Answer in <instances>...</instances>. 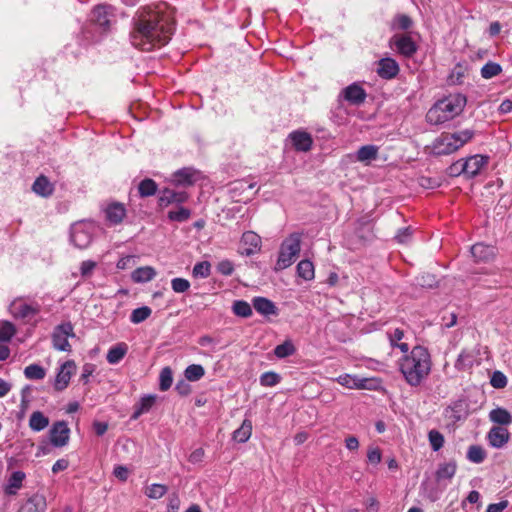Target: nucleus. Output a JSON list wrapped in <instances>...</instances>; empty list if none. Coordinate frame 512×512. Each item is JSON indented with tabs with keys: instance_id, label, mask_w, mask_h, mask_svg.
<instances>
[{
	"instance_id": "1",
	"label": "nucleus",
	"mask_w": 512,
	"mask_h": 512,
	"mask_svg": "<svg viewBox=\"0 0 512 512\" xmlns=\"http://www.w3.org/2000/svg\"><path fill=\"white\" fill-rule=\"evenodd\" d=\"M174 21L159 9L139 10L132 20L130 42L143 52L165 46L174 32Z\"/></svg>"
},
{
	"instance_id": "2",
	"label": "nucleus",
	"mask_w": 512,
	"mask_h": 512,
	"mask_svg": "<svg viewBox=\"0 0 512 512\" xmlns=\"http://www.w3.org/2000/svg\"><path fill=\"white\" fill-rule=\"evenodd\" d=\"M431 357L428 350L420 345L412 348L409 354L399 359V369L406 382L418 386L431 371Z\"/></svg>"
},
{
	"instance_id": "3",
	"label": "nucleus",
	"mask_w": 512,
	"mask_h": 512,
	"mask_svg": "<svg viewBox=\"0 0 512 512\" xmlns=\"http://www.w3.org/2000/svg\"><path fill=\"white\" fill-rule=\"evenodd\" d=\"M467 104L462 93H450L436 101L426 114V121L431 125H441L459 116Z\"/></svg>"
},
{
	"instance_id": "4",
	"label": "nucleus",
	"mask_w": 512,
	"mask_h": 512,
	"mask_svg": "<svg viewBox=\"0 0 512 512\" xmlns=\"http://www.w3.org/2000/svg\"><path fill=\"white\" fill-rule=\"evenodd\" d=\"M474 136L471 129L461 130L455 133H443L435 139L433 151L437 155H449L456 152Z\"/></svg>"
},
{
	"instance_id": "5",
	"label": "nucleus",
	"mask_w": 512,
	"mask_h": 512,
	"mask_svg": "<svg viewBox=\"0 0 512 512\" xmlns=\"http://www.w3.org/2000/svg\"><path fill=\"white\" fill-rule=\"evenodd\" d=\"M301 242L302 234L298 232L291 233L282 241L275 265L276 271L286 269L295 262L301 251Z\"/></svg>"
},
{
	"instance_id": "6",
	"label": "nucleus",
	"mask_w": 512,
	"mask_h": 512,
	"mask_svg": "<svg viewBox=\"0 0 512 512\" xmlns=\"http://www.w3.org/2000/svg\"><path fill=\"white\" fill-rule=\"evenodd\" d=\"M97 231V226L93 221H79L70 228V240L73 245L79 249L87 248Z\"/></svg>"
},
{
	"instance_id": "7",
	"label": "nucleus",
	"mask_w": 512,
	"mask_h": 512,
	"mask_svg": "<svg viewBox=\"0 0 512 512\" xmlns=\"http://www.w3.org/2000/svg\"><path fill=\"white\" fill-rule=\"evenodd\" d=\"M9 311L13 317L21 320H30L41 311V305L34 300H26L24 298H16L11 302Z\"/></svg>"
},
{
	"instance_id": "8",
	"label": "nucleus",
	"mask_w": 512,
	"mask_h": 512,
	"mask_svg": "<svg viewBox=\"0 0 512 512\" xmlns=\"http://www.w3.org/2000/svg\"><path fill=\"white\" fill-rule=\"evenodd\" d=\"M335 381L348 389L375 390L379 386V380L377 378H361L351 374H342L335 378Z\"/></svg>"
},
{
	"instance_id": "9",
	"label": "nucleus",
	"mask_w": 512,
	"mask_h": 512,
	"mask_svg": "<svg viewBox=\"0 0 512 512\" xmlns=\"http://www.w3.org/2000/svg\"><path fill=\"white\" fill-rule=\"evenodd\" d=\"M366 97L367 93L364 88L358 83H352L341 90L337 101L339 104L346 101L350 105L360 106L365 102Z\"/></svg>"
},
{
	"instance_id": "10",
	"label": "nucleus",
	"mask_w": 512,
	"mask_h": 512,
	"mask_svg": "<svg viewBox=\"0 0 512 512\" xmlns=\"http://www.w3.org/2000/svg\"><path fill=\"white\" fill-rule=\"evenodd\" d=\"M69 336H74L73 326L70 322L62 323L55 327L52 333L53 347L58 351L69 352L71 345L68 341Z\"/></svg>"
},
{
	"instance_id": "11",
	"label": "nucleus",
	"mask_w": 512,
	"mask_h": 512,
	"mask_svg": "<svg viewBox=\"0 0 512 512\" xmlns=\"http://www.w3.org/2000/svg\"><path fill=\"white\" fill-rule=\"evenodd\" d=\"M390 44L398 54L405 58L412 57L418 50L416 42L409 34H395L391 38Z\"/></svg>"
},
{
	"instance_id": "12",
	"label": "nucleus",
	"mask_w": 512,
	"mask_h": 512,
	"mask_svg": "<svg viewBox=\"0 0 512 512\" xmlns=\"http://www.w3.org/2000/svg\"><path fill=\"white\" fill-rule=\"evenodd\" d=\"M488 157L483 155H473L464 159L463 170L466 178H473L479 174L481 169L488 164Z\"/></svg>"
},
{
	"instance_id": "13",
	"label": "nucleus",
	"mask_w": 512,
	"mask_h": 512,
	"mask_svg": "<svg viewBox=\"0 0 512 512\" xmlns=\"http://www.w3.org/2000/svg\"><path fill=\"white\" fill-rule=\"evenodd\" d=\"M75 369L76 364L73 360H68L60 366L54 382L57 391H62L68 386Z\"/></svg>"
},
{
	"instance_id": "14",
	"label": "nucleus",
	"mask_w": 512,
	"mask_h": 512,
	"mask_svg": "<svg viewBox=\"0 0 512 512\" xmlns=\"http://www.w3.org/2000/svg\"><path fill=\"white\" fill-rule=\"evenodd\" d=\"M70 430L67 423L64 421H58L53 424L50 429V442L55 447H62L67 444L69 440Z\"/></svg>"
},
{
	"instance_id": "15",
	"label": "nucleus",
	"mask_w": 512,
	"mask_h": 512,
	"mask_svg": "<svg viewBox=\"0 0 512 512\" xmlns=\"http://www.w3.org/2000/svg\"><path fill=\"white\" fill-rule=\"evenodd\" d=\"M486 439L493 448H503L510 440V433L507 428L492 426L487 433Z\"/></svg>"
},
{
	"instance_id": "16",
	"label": "nucleus",
	"mask_w": 512,
	"mask_h": 512,
	"mask_svg": "<svg viewBox=\"0 0 512 512\" xmlns=\"http://www.w3.org/2000/svg\"><path fill=\"white\" fill-rule=\"evenodd\" d=\"M199 171L191 167H184L172 174V182L177 186H191L199 178Z\"/></svg>"
},
{
	"instance_id": "17",
	"label": "nucleus",
	"mask_w": 512,
	"mask_h": 512,
	"mask_svg": "<svg viewBox=\"0 0 512 512\" xmlns=\"http://www.w3.org/2000/svg\"><path fill=\"white\" fill-rule=\"evenodd\" d=\"M113 8L107 4L97 5L91 12V21L106 29L110 26Z\"/></svg>"
},
{
	"instance_id": "18",
	"label": "nucleus",
	"mask_w": 512,
	"mask_h": 512,
	"mask_svg": "<svg viewBox=\"0 0 512 512\" xmlns=\"http://www.w3.org/2000/svg\"><path fill=\"white\" fill-rule=\"evenodd\" d=\"M189 195L186 191H176L170 188H165L159 195V206L167 207L172 203L181 204L188 200Z\"/></svg>"
},
{
	"instance_id": "19",
	"label": "nucleus",
	"mask_w": 512,
	"mask_h": 512,
	"mask_svg": "<svg viewBox=\"0 0 512 512\" xmlns=\"http://www.w3.org/2000/svg\"><path fill=\"white\" fill-rule=\"evenodd\" d=\"M292 146L300 152H308L313 145L311 135L305 131L297 130L289 134Z\"/></svg>"
},
{
	"instance_id": "20",
	"label": "nucleus",
	"mask_w": 512,
	"mask_h": 512,
	"mask_svg": "<svg viewBox=\"0 0 512 512\" xmlns=\"http://www.w3.org/2000/svg\"><path fill=\"white\" fill-rule=\"evenodd\" d=\"M399 71L398 63L392 58L387 57L378 61L377 73L383 79H393L398 75Z\"/></svg>"
},
{
	"instance_id": "21",
	"label": "nucleus",
	"mask_w": 512,
	"mask_h": 512,
	"mask_svg": "<svg viewBox=\"0 0 512 512\" xmlns=\"http://www.w3.org/2000/svg\"><path fill=\"white\" fill-rule=\"evenodd\" d=\"M471 254L477 262H489L496 256V249L494 246L486 245L484 243H476L471 247Z\"/></svg>"
},
{
	"instance_id": "22",
	"label": "nucleus",
	"mask_w": 512,
	"mask_h": 512,
	"mask_svg": "<svg viewBox=\"0 0 512 512\" xmlns=\"http://www.w3.org/2000/svg\"><path fill=\"white\" fill-rule=\"evenodd\" d=\"M241 244L244 247L243 253L250 256L260 250L261 238L255 232L247 231L242 235Z\"/></svg>"
},
{
	"instance_id": "23",
	"label": "nucleus",
	"mask_w": 512,
	"mask_h": 512,
	"mask_svg": "<svg viewBox=\"0 0 512 512\" xmlns=\"http://www.w3.org/2000/svg\"><path fill=\"white\" fill-rule=\"evenodd\" d=\"M477 354L478 353L475 349H463L455 361V369L458 371H466L470 369L476 361Z\"/></svg>"
},
{
	"instance_id": "24",
	"label": "nucleus",
	"mask_w": 512,
	"mask_h": 512,
	"mask_svg": "<svg viewBox=\"0 0 512 512\" xmlns=\"http://www.w3.org/2000/svg\"><path fill=\"white\" fill-rule=\"evenodd\" d=\"M489 420L496 424L495 426L507 427L512 424V414L503 407H496L488 414Z\"/></svg>"
},
{
	"instance_id": "25",
	"label": "nucleus",
	"mask_w": 512,
	"mask_h": 512,
	"mask_svg": "<svg viewBox=\"0 0 512 512\" xmlns=\"http://www.w3.org/2000/svg\"><path fill=\"white\" fill-rule=\"evenodd\" d=\"M106 219L111 225H117L122 222L126 215V209L121 203H112L105 209Z\"/></svg>"
},
{
	"instance_id": "26",
	"label": "nucleus",
	"mask_w": 512,
	"mask_h": 512,
	"mask_svg": "<svg viewBox=\"0 0 512 512\" xmlns=\"http://www.w3.org/2000/svg\"><path fill=\"white\" fill-rule=\"evenodd\" d=\"M252 303L254 309L261 315H277V307L271 300L265 297H255L253 298Z\"/></svg>"
},
{
	"instance_id": "27",
	"label": "nucleus",
	"mask_w": 512,
	"mask_h": 512,
	"mask_svg": "<svg viewBox=\"0 0 512 512\" xmlns=\"http://www.w3.org/2000/svg\"><path fill=\"white\" fill-rule=\"evenodd\" d=\"M32 190L35 194L42 197H49L54 191L53 184L48 180L47 177L41 175L36 178L32 185Z\"/></svg>"
},
{
	"instance_id": "28",
	"label": "nucleus",
	"mask_w": 512,
	"mask_h": 512,
	"mask_svg": "<svg viewBox=\"0 0 512 512\" xmlns=\"http://www.w3.org/2000/svg\"><path fill=\"white\" fill-rule=\"evenodd\" d=\"M128 345L124 342L117 343L109 348L106 359L109 364H118L127 354Z\"/></svg>"
},
{
	"instance_id": "29",
	"label": "nucleus",
	"mask_w": 512,
	"mask_h": 512,
	"mask_svg": "<svg viewBox=\"0 0 512 512\" xmlns=\"http://www.w3.org/2000/svg\"><path fill=\"white\" fill-rule=\"evenodd\" d=\"M156 270L151 266H143L135 269L131 273V279L134 283H147L156 276Z\"/></svg>"
},
{
	"instance_id": "30",
	"label": "nucleus",
	"mask_w": 512,
	"mask_h": 512,
	"mask_svg": "<svg viewBox=\"0 0 512 512\" xmlns=\"http://www.w3.org/2000/svg\"><path fill=\"white\" fill-rule=\"evenodd\" d=\"M26 475L22 471H14L7 480L5 485V493L8 495L17 494L18 490L22 487Z\"/></svg>"
},
{
	"instance_id": "31",
	"label": "nucleus",
	"mask_w": 512,
	"mask_h": 512,
	"mask_svg": "<svg viewBox=\"0 0 512 512\" xmlns=\"http://www.w3.org/2000/svg\"><path fill=\"white\" fill-rule=\"evenodd\" d=\"M457 470V465L454 460H450L449 462L440 464L436 471V480H451Z\"/></svg>"
},
{
	"instance_id": "32",
	"label": "nucleus",
	"mask_w": 512,
	"mask_h": 512,
	"mask_svg": "<svg viewBox=\"0 0 512 512\" xmlns=\"http://www.w3.org/2000/svg\"><path fill=\"white\" fill-rule=\"evenodd\" d=\"M252 434V422L249 419H244L241 426L233 432V440L238 443H245L249 440Z\"/></svg>"
},
{
	"instance_id": "33",
	"label": "nucleus",
	"mask_w": 512,
	"mask_h": 512,
	"mask_svg": "<svg viewBox=\"0 0 512 512\" xmlns=\"http://www.w3.org/2000/svg\"><path fill=\"white\" fill-rule=\"evenodd\" d=\"M297 274L306 281H310L315 277L314 265L310 260L304 259L297 264Z\"/></svg>"
},
{
	"instance_id": "34",
	"label": "nucleus",
	"mask_w": 512,
	"mask_h": 512,
	"mask_svg": "<svg viewBox=\"0 0 512 512\" xmlns=\"http://www.w3.org/2000/svg\"><path fill=\"white\" fill-rule=\"evenodd\" d=\"M49 424V419L40 411H35L29 419V426L33 431H42Z\"/></svg>"
},
{
	"instance_id": "35",
	"label": "nucleus",
	"mask_w": 512,
	"mask_h": 512,
	"mask_svg": "<svg viewBox=\"0 0 512 512\" xmlns=\"http://www.w3.org/2000/svg\"><path fill=\"white\" fill-rule=\"evenodd\" d=\"M378 154V149L374 145H365L358 149L356 153V159L359 162H370L371 160L376 159Z\"/></svg>"
},
{
	"instance_id": "36",
	"label": "nucleus",
	"mask_w": 512,
	"mask_h": 512,
	"mask_svg": "<svg viewBox=\"0 0 512 512\" xmlns=\"http://www.w3.org/2000/svg\"><path fill=\"white\" fill-rule=\"evenodd\" d=\"M23 373L28 380H42L46 376L45 368L36 363L26 366Z\"/></svg>"
},
{
	"instance_id": "37",
	"label": "nucleus",
	"mask_w": 512,
	"mask_h": 512,
	"mask_svg": "<svg viewBox=\"0 0 512 512\" xmlns=\"http://www.w3.org/2000/svg\"><path fill=\"white\" fill-rule=\"evenodd\" d=\"M43 506V498L35 495L22 504L18 512H41L40 510Z\"/></svg>"
},
{
	"instance_id": "38",
	"label": "nucleus",
	"mask_w": 512,
	"mask_h": 512,
	"mask_svg": "<svg viewBox=\"0 0 512 512\" xmlns=\"http://www.w3.org/2000/svg\"><path fill=\"white\" fill-rule=\"evenodd\" d=\"M487 453L480 445H471L467 451V459L475 464H480L486 459Z\"/></svg>"
},
{
	"instance_id": "39",
	"label": "nucleus",
	"mask_w": 512,
	"mask_h": 512,
	"mask_svg": "<svg viewBox=\"0 0 512 512\" xmlns=\"http://www.w3.org/2000/svg\"><path fill=\"white\" fill-rule=\"evenodd\" d=\"M296 352V348L292 341L286 340L282 344L277 345L274 348V354L277 358L283 359L293 355Z\"/></svg>"
},
{
	"instance_id": "40",
	"label": "nucleus",
	"mask_w": 512,
	"mask_h": 512,
	"mask_svg": "<svg viewBox=\"0 0 512 512\" xmlns=\"http://www.w3.org/2000/svg\"><path fill=\"white\" fill-rule=\"evenodd\" d=\"M204 374L205 370L200 364H191L184 371L185 378L191 382L200 380Z\"/></svg>"
},
{
	"instance_id": "41",
	"label": "nucleus",
	"mask_w": 512,
	"mask_h": 512,
	"mask_svg": "<svg viewBox=\"0 0 512 512\" xmlns=\"http://www.w3.org/2000/svg\"><path fill=\"white\" fill-rule=\"evenodd\" d=\"M138 190L141 197H149L156 193L157 184L154 180L146 178L139 183Z\"/></svg>"
},
{
	"instance_id": "42",
	"label": "nucleus",
	"mask_w": 512,
	"mask_h": 512,
	"mask_svg": "<svg viewBox=\"0 0 512 512\" xmlns=\"http://www.w3.org/2000/svg\"><path fill=\"white\" fill-rule=\"evenodd\" d=\"M232 311L235 315L247 318L252 315L250 304L244 300H236L232 305Z\"/></svg>"
},
{
	"instance_id": "43",
	"label": "nucleus",
	"mask_w": 512,
	"mask_h": 512,
	"mask_svg": "<svg viewBox=\"0 0 512 512\" xmlns=\"http://www.w3.org/2000/svg\"><path fill=\"white\" fill-rule=\"evenodd\" d=\"M151 313L152 310L148 306L136 308L131 312L130 321L133 324L142 323L143 321L150 317Z\"/></svg>"
},
{
	"instance_id": "44",
	"label": "nucleus",
	"mask_w": 512,
	"mask_h": 512,
	"mask_svg": "<svg viewBox=\"0 0 512 512\" xmlns=\"http://www.w3.org/2000/svg\"><path fill=\"white\" fill-rule=\"evenodd\" d=\"M280 381L281 376L274 371L264 372L259 378L260 385L263 387H274L278 385Z\"/></svg>"
},
{
	"instance_id": "45",
	"label": "nucleus",
	"mask_w": 512,
	"mask_h": 512,
	"mask_svg": "<svg viewBox=\"0 0 512 512\" xmlns=\"http://www.w3.org/2000/svg\"><path fill=\"white\" fill-rule=\"evenodd\" d=\"M173 383V373L170 367H164L159 375V389L167 391Z\"/></svg>"
},
{
	"instance_id": "46",
	"label": "nucleus",
	"mask_w": 512,
	"mask_h": 512,
	"mask_svg": "<svg viewBox=\"0 0 512 512\" xmlns=\"http://www.w3.org/2000/svg\"><path fill=\"white\" fill-rule=\"evenodd\" d=\"M168 219L174 222H185L191 216V211L185 207H179L177 210H171L168 212Z\"/></svg>"
},
{
	"instance_id": "47",
	"label": "nucleus",
	"mask_w": 512,
	"mask_h": 512,
	"mask_svg": "<svg viewBox=\"0 0 512 512\" xmlns=\"http://www.w3.org/2000/svg\"><path fill=\"white\" fill-rule=\"evenodd\" d=\"M502 72L500 64L495 62H488L481 68V76L484 79H491Z\"/></svg>"
},
{
	"instance_id": "48",
	"label": "nucleus",
	"mask_w": 512,
	"mask_h": 512,
	"mask_svg": "<svg viewBox=\"0 0 512 512\" xmlns=\"http://www.w3.org/2000/svg\"><path fill=\"white\" fill-rule=\"evenodd\" d=\"M192 274L196 278H207L211 274V264L208 261L198 262L194 265Z\"/></svg>"
},
{
	"instance_id": "49",
	"label": "nucleus",
	"mask_w": 512,
	"mask_h": 512,
	"mask_svg": "<svg viewBox=\"0 0 512 512\" xmlns=\"http://www.w3.org/2000/svg\"><path fill=\"white\" fill-rule=\"evenodd\" d=\"M16 333L15 326L8 321H5L0 324V341L1 342H8L12 339V337Z\"/></svg>"
},
{
	"instance_id": "50",
	"label": "nucleus",
	"mask_w": 512,
	"mask_h": 512,
	"mask_svg": "<svg viewBox=\"0 0 512 512\" xmlns=\"http://www.w3.org/2000/svg\"><path fill=\"white\" fill-rule=\"evenodd\" d=\"M413 25L412 19L405 14H399L393 19V28L403 31L409 30Z\"/></svg>"
},
{
	"instance_id": "51",
	"label": "nucleus",
	"mask_w": 512,
	"mask_h": 512,
	"mask_svg": "<svg viewBox=\"0 0 512 512\" xmlns=\"http://www.w3.org/2000/svg\"><path fill=\"white\" fill-rule=\"evenodd\" d=\"M428 439L433 451L436 452L443 447L444 437L439 431L434 429L429 431Z\"/></svg>"
},
{
	"instance_id": "52",
	"label": "nucleus",
	"mask_w": 512,
	"mask_h": 512,
	"mask_svg": "<svg viewBox=\"0 0 512 512\" xmlns=\"http://www.w3.org/2000/svg\"><path fill=\"white\" fill-rule=\"evenodd\" d=\"M167 492V487L163 484H152L145 492L146 496L151 499H159L163 497Z\"/></svg>"
},
{
	"instance_id": "53",
	"label": "nucleus",
	"mask_w": 512,
	"mask_h": 512,
	"mask_svg": "<svg viewBox=\"0 0 512 512\" xmlns=\"http://www.w3.org/2000/svg\"><path fill=\"white\" fill-rule=\"evenodd\" d=\"M157 396L155 394H148L141 397L139 402L136 404L140 408V412L147 413L151 410L155 404Z\"/></svg>"
},
{
	"instance_id": "54",
	"label": "nucleus",
	"mask_w": 512,
	"mask_h": 512,
	"mask_svg": "<svg viewBox=\"0 0 512 512\" xmlns=\"http://www.w3.org/2000/svg\"><path fill=\"white\" fill-rule=\"evenodd\" d=\"M190 286V282L185 278L176 277L171 280V288L175 293H184Z\"/></svg>"
},
{
	"instance_id": "55",
	"label": "nucleus",
	"mask_w": 512,
	"mask_h": 512,
	"mask_svg": "<svg viewBox=\"0 0 512 512\" xmlns=\"http://www.w3.org/2000/svg\"><path fill=\"white\" fill-rule=\"evenodd\" d=\"M507 377L501 371H494L490 378V384L496 389H502L507 385Z\"/></svg>"
},
{
	"instance_id": "56",
	"label": "nucleus",
	"mask_w": 512,
	"mask_h": 512,
	"mask_svg": "<svg viewBox=\"0 0 512 512\" xmlns=\"http://www.w3.org/2000/svg\"><path fill=\"white\" fill-rule=\"evenodd\" d=\"M382 460V452L378 447H369L367 451V461L371 465H378Z\"/></svg>"
},
{
	"instance_id": "57",
	"label": "nucleus",
	"mask_w": 512,
	"mask_h": 512,
	"mask_svg": "<svg viewBox=\"0 0 512 512\" xmlns=\"http://www.w3.org/2000/svg\"><path fill=\"white\" fill-rule=\"evenodd\" d=\"M97 264L95 261L92 260H85L81 263L80 266V273L82 277H89L94 269L96 268Z\"/></svg>"
},
{
	"instance_id": "58",
	"label": "nucleus",
	"mask_w": 512,
	"mask_h": 512,
	"mask_svg": "<svg viewBox=\"0 0 512 512\" xmlns=\"http://www.w3.org/2000/svg\"><path fill=\"white\" fill-rule=\"evenodd\" d=\"M217 270L222 275L230 276L234 272V265L229 260H223L219 262Z\"/></svg>"
},
{
	"instance_id": "59",
	"label": "nucleus",
	"mask_w": 512,
	"mask_h": 512,
	"mask_svg": "<svg viewBox=\"0 0 512 512\" xmlns=\"http://www.w3.org/2000/svg\"><path fill=\"white\" fill-rule=\"evenodd\" d=\"M391 346L398 345V342L404 338V332L400 328H396L393 331L387 333Z\"/></svg>"
},
{
	"instance_id": "60",
	"label": "nucleus",
	"mask_w": 512,
	"mask_h": 512,
	"mask_svg": "<svg viewBox=\"0 0 512 512\" xmlns=\"http://www.w3.org/2000/svg\"><path fill=\"white\" fill-rule=\"evenodd\" d=\"M411 236H412L411 228L410 227H406V228L400 229L398 231V233L395 236V239L397 240V242L405 244V243H408L410 241Z\"/></svg>"
},
{
	"instance_id": "61",
	"label": "nucleus",
	"mask_w": 512,
	"mask_h": 512,
	"mask_svg": "<svg viewBox=\"0 0 512 512\" xmlns=\"http://www.w3.org/2000/svg\"><path fill=\"white\" fill-rule=\"evenodd\" d=\"M134 263H135V257L132 256V255H127V256L121 257L118 260V262L116 264V267L119 270H125V269L130 268L131 266H133Z\"/></svg>"
},
{
	"instance_id": "62",
	"label": "nucleus",
	"mask_w": 512,
	"mask_h": 512,
	"mask_svg": "<svg viewBox=\"0 0 512 512\" xmlns=\"http://www.w3.org/2000/svg\"><path fill=\"white\" fill-rule=\"evenodd\" d=\"M463 163H464V159H460L456 162H454L450 167H449V174L451 176H459V175H464V170L462 169L463 168Z\"/></svg>"
},
{
	"instance_id": "63",
	"label": "nucleus",
	"mask_w": 512,
	"mask_h": 512,
	"mask_svg": "<svg viewBox=\"0 0 512 512\" xmlns=\"http://www.w3.org/2000/svg\"><path fill=\"white\" fill-rule=\"evenodd\" d=\"M128 469L123 465H117L114 467L113 474L120 481H126L128 478Z\"/></svg>"
},
{
	"instance_id": "64",
	"label": "nucleus",
	"mask_w": 512,
	"mask_h": 512,
	"mask_svg": "<svg viewBox=\"0 0 512 512\" xmlns=\"http://www.w3.org/2000/svg\"><path fill=\"white\" fill-rule=\"evenodd\" d=\"M508 501L503 500L498 503H492L487 506L486 512H502L508 507Z\"/></svg>"
}]
</instances>
